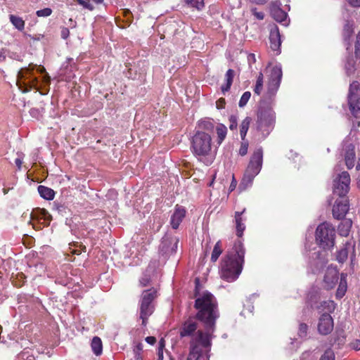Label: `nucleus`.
I'll list each match as a JSON object with an SVG mask.
<instances>
[{
  "label": "nucleus",
  "mask_w": 360,
  "mask_h": 360,
  "mask_svg": "<svg viewBox=\"0 0 360 360\" xmlns=\"http://www.w3.org/2000/svg\"><path fill=\"white\" fill-rule=\"evenodd\" d=\"M195 307L198 310L197 317L204 323L205 331L198 330V324L195 321L188 319L183 324L180 335L181 337L191 336V339L197 334L210 337V344L214 338L215 330V321L218 318L217 301L215 297L209 292H200L196 286Z\"/></svg>",
  "instance_id": "nucleus-1"
},
{
  "label": "nucleus",
  "mask_w": 360,
  "mask_h": 360,
  "mask_svg": "<svg viewBox=\"0 0 360 360\" xmlns=\"http://www.w3.org/2000/svg\"><path fill=\"white\" fill-rule=\"evenodd\" d=\"M335 229L329 222L320 224L316 229V244L307 238L305 250L309 252V269L313 274H316L327 263L326 254L317 249L316 245L323 250H330L335 245Z\"/></svg>",
  "instance_id": "nucleus-2"
},
{
  "label": "nucleus",
  "mask_w": 360,
  "mask_h": 360,
  "mask_svg": "<svg viewBox=\"0 0 360 360\" xmlns=\"http://www.w3.org/2000/svg\"><path fill=\"white\" fill-rule=\"evenodd\" d=\"M245 249L242 240L238 239L221 261V278L228 282L236 281L243 270Z\"/></svg>",
  "instance_id": "nucleus-3"
},
{
  "label": "nucleus",
  "mask_w": 360,
  "mask_h": 360,
  "mask_svg": "<svg viewBox=\"0 0 360 360\" xmlns=\"http://www.w3.org/2000/svg\"><path fill=\"white\" fill-rule=\"evenodd\" d=\"M191 150L198 160L206 165L212 163L215 150H212V137L205 131H197L192 138Z\"/></svg>",
  "instance_id": "nucleus-4"
},
{
  "label": "nucleus",
  "mask_w": 360,
  "mask_h": 360,
  "mask_svg": "<svg viewBox=\"0 0 360 360\" xmlns=\"http://www.w3.org/2000/svg\"><path fill=\"white\" fill-rule=\"evenodd\" d=\"M210 337L197 334L190 342L187 360H210Z\"/></svg>",
  "instance_id": "nucleus-5"
},
{
  "label": "nucleus",
  "mask_w": 360,
  "mask_h": 360,
  "mask_svg": "<svg viewBox=\"0 0 360 360\" xmlns=\"http://www.w3.org/2000/svg\"><path fill=\"white\" fill-rule=\"evenodd\" d=\"M263 162V150L257 148L252 155L249 164L245 171L239 188L245 190L252 186L255 177L260 172Z\"/></svg>",
  "instance_id": "nucleus-6"
},
{
  "label": "nucleus",
  "mask_w": 360,
  "mask_h": 360,
  "mask_svg": "<svg viewBox=\"0 0 360 360\" xmlns=\"http://www.w3.org/2000/svg\"><path fill=\"white\" fill-rule=\"evenodd\" d=\"M275 120V112L271 108L261 107L255 124L256 136L265 139L274 129Z\"/></svg>",
  "instance_id": "nucleus-7"
},
{
  "label": "nucleus",
  "mask_w": 360,
  "mask_h": 360,
  "mask_svg": "<svg viewBox=\"0 0 360 360\" xmlns=\"http://www.w3.org/2000/svg\"><path fill=\"white\" fill-rule=\"evenodd\" d=\"M36 65H29L27 68H21L17 75L16 84L22 92H27L30 89L35 87L37 82L34 75V70Z\"/></svg>",
  "instance_id": "nucleus-8"
},
{
  "label": "nucleus",
  "mask_w": 360,
  "mask_h": 360,
  "mask_svg": "<svg viewBox=\"0 0 360 360\" xmlns=\"http://www.w3.org/2000/svg\"><path fill=\"white\" fill-rule=\"evenodd\" d=\"M157 297V290L150 288L144 290L142 293L140 306V318L142 320V325L146 326L148 318L153 314L154 305L153 301Z\"/></svg>",
  "instance_id": "nucleus-9"
},
{
  "label": "nucleus",
  "mask_w": 360,
  "mask_h": 360,
  "mask_svg": "<svg viewBox=\"0 0 360 360\" xmlns=\"http://www.w3.org/2000/svg\"><path fill=\"white\" fill-rule=\"evenodd\" d=\"M268 72L267 89L264 96L266 99L271 100L275 96L280 86L283 75L281 65H274L269 69Z\"/></svg>",
  "instance_id": "nucleus-10"
},
{
  "label": "nucleus",
  "mask_w": 360,
  "mask_h": 360,
  "mask_svg": "<svg viewBox=\"0 0 360 360\" xmlns=\"http://www.w3.org/2000/svg\"><path fill=\"white\" fill-rule=\"evenodd\" d=\"M321 289L318 287H313L307 294V299L312 307L326 311L324 313L329 314L335 309V304L332 300L321 302L320 305H315L321 298Z\"/></svg>",
  "instance_id": "nucleus-11"
},
{
  "label": "nucleus",
  "mask_w": 360,
  "mask_h": 360,
  "mask_svg": "<svg viewBox=\"0 0 360 360\" xmlns=\"http://www.w3.org/2000/svg\"><path fill=\"white\" fill-rule=\"evenodd\" d=\"M348 104L352 115L358 118L360 117V85L357 82H353L349 86Z\"/></svg>",
  "instance_id": "nucleus-12"
},
{
  "label": "nucleus",
  "mask_w": 360,
  "mask_h": 360,
  "mask_svg": "<svg viewBox=\"0 0 360 360\" xmlns=\"http://www.w3.org/2000/svg\"><path fill=\"white\" fill-rule=\"evenodd\" d=\"M350 176L347 172H342L333 179V192L339 197H345L349 190Z\"/></svg>",
  "instance_id": "nucleus-13"
},
{
  "label": "nucleus",
  "mask_w": 360,
  "mask_h": 360,
  "mask_svg": "<svg viewBox=\"0 0 360 360\" xmlns=\"http://www.w3.org/2000/svg\"><path fill=\"white\" fill-rule=\"evenodd\" d=\"M349 210V202L347 198L340 197L335 202L332 212L335 219H343Z\"/></svg>",
  "instance_id": "nucleus-14"
},
{
  "label": "nucleus",
  "mask_w": 360,
  "mask_h": 360,
  "mask_svg": "<svg viewBox=\"0 0 360 360\" xmlns=\"http://www.w3.org/2000/svg\"><path fill=\"white\" fill-rule=\"evenodd\" d=\"M179 239L176 237H164L160 245V252L166 256L176 252Z\"/></svg>",
  "instance_id": "nucleus-15"
},
{
  "label": "nucleus",
  "mask_w": 360,
  "mask_h": 360,
  "mask_svg": "<svg viewBox=\"0 0 360 360\" xmlns=\"http://www.w3.org/2000/svg\"><path fill=\"white\" fill-rule=\"evenodd\" d=\"M333 320L328 313H323L319 319L318 331L321 335H326L333 330Z\"/></svg>",
  "instance_id": "nucleus-16"
},
{
  "label": "nucleus",
  "mask_w": 360,
  "mask_h": 360,
  "mask_svg": "<svg viewBox=\"0 0 360 360\" xmlns=\"http://www.w3.org/2000/svg\"><path fill=\"white\" fill-rule=\"evenodd\" d=\"M338 280V271L335 267L329 266L325 273L323 283L327 289L334 288Z\"/></svg>",
  "instance_id": "nucleus-17"
},
{
  "label": "nucleus",
  "mask_w": 360,
  "mask_h": 360,
  "mask_svg": "<svg viewBox=\"0 0 360 360\" xmlns=\"http://www.w3.org/2000/svg\"><path fill=\"white\" fill-rule=\"evenodd\" d=\"M354 148V145L350 143L349 140L344 141L345 160L348 169H352L354 166L356 158Z\"/></svg>",
  "instance_id": "nucleus-18"
},
{
  "label": "nucleus",
  "mask_w": 360,
  "mask_h": 360,
  "mask_svg": "<svg viewBox=\"0 0 360 360\" xmlns=\"http://www.w3.org/2000/svg\"><path fill=\"white\" fill-rule=\"evenodd\" d=\"M270 47L274 51H276V54L280 53L281 36L277 26L271 27L269 34Z\"/></svg>",
  "instance_id": "nucleus-19"
},
{
  "label": "nucleus",
  "mask_w": 360,
  "mask_h": 360,
  "mask_svg": "<svg viewBox=\"0 0 360 360\" xmlns=\"http://www.w3.org/2000/svg\"><path fill=\"white\" fill-rule=\"evenodd\" d=\"M245 212V208L241 212H236L234 214V221L236 224V236L238 238H241L244 231L245 230V221L246 218L243 217V214Z\"/></svg>",
  "instance_id": "nucleus-20"
},
{
  "label": "nucleus",
  "mask_w": 360,
  "mask_h": 360,
  "mask_svg": "<svg viewBox=\"0 0 360 360\" xmlns=\"http://www.w3.org/2000/svg\"><path fill=\"white\" fill-rule=\"evenodd\" d=\"M186 210L183 207L176 205L171 217L170 224L173 229H176L186 215Z\"/></svg>",
  "instance_id": "nucleus-21"
},
{
  "label": "nucleus",
  "mask_w": 360,
  "mask_h": 360,
  "mask_svg": "<svg viewBox=\"0 0 360 360\" xmlns=\"http://www.w3.org/2000/svg\"><path fill=\"white\" fill-rule=\"evenodd\" d=\"M271 14L277 22L282 23L285 26L288 25L289 20H288L287 13L278 6L272 5L271 7Z\"/></svg>",
  "instance_id": "nucleus-22"
},
{
  "label": "nucleus",
  "mask_w": 360,
  "mask_h": 360,
  "mask_svg": "<svg viewBox=\"0 0 360 360\" xmlns=\"http://www.w3.org/2000/svg\"><path fill=\"white\" fill-rule=\"evenodd\" d=\"M32 219H37L39 221L43 220L45 226H48L51 220V214L44 209L38 208L31 214Z\"/></svg>",
  "instance_id": "nucleus-23"
},
{
  "label": "nucleus",
  "mask_w": 360,
  "mask_h": 360,
  "mask_svg": "<svg viewBox=\"0 0 360 360\" xmlns=\"http://www.w3.org/2000/svg\"><path fill=\"white\" fill-rule=\"evenodd\" d=\"M217 122H214V121L210 118H205L201 120H200L198 123V127L199 130L205 131L207 133L209 131H212L215 129V125Z\"/></svg>",
  "instance_id": "nucleus-24"
},
{
  "label": "nucleus",
  "mask_w": 360,
  "mask_h": 360,
  "mask_svg": "<svg viewBox=\"0 0 360 360\" xmlns=\"http://www.w3.org/2000/svg\"><path fill=\"white\" fill-rule=\"evenodd\" d=\"M214 130L216 131V133H217L216 141L219 146L222 143V142L224 141V139L226 137V134H227V131H228L227 127L224 124L217 122L215 125Z\"/></svg>",
  "instance_id": "nucleus-25"
},
{
  "label": "nucleus",
  "mask_w": 360,
  "mask_h": 360,
  "mask_svg": "<svg viewBox=\"0 0 360 360\" xmlns=\"http://www.w3.org/2000/svg\"><path fill=\"white\" fill-rule=\"evenodd\" d=\"M352 226V221L349 219H343L339 224L338 231L340 236L347 237L349 236Z\"/></svg>",
  "instance_id": "nucleus-26"
},
{
  "label": "nucleus",
  "mask_w": 360,
  "mask_h": 360,
  "mask_svg": "<svg viewBox=\"0 0 360 360\" xmlns=\"http://www.w3.org/2000/svg\"><path fill=\"white\" fill-rule=\"evenodd\" d=\"M347 274H341L340 280L336 292V297L341 299L345 295L347 290Z\"/></svg>",
  "instance_id": "nucleus-27"
},
{
  "label": "nucleus",
  "mask_w": 360,
  "mask_h": 360,
  "mask_svg": "<svg viewBox=\"0 0 360 360\" xmlns=\"http://www.w3.org/2000/svg\"><path fill=\"white\" fill-rule=\"evenodd\" d=\"M234 77V71L231 69L227 70L225 75V84L221 87L222 93L224 94L230 89Z\"/></svg>",
  "instance_id": "nucleus-28"
},
{
  "label": "nucleus",
  "mask_w": 360,
  "mask_h": 360,
  "mask_svg": "<svg viewBox=\"0 0 360 360\" xmlns=\"http://www.w3.org/2000/svg\"><path fill=\"white\" fill-rule=\"evenodd\" d=\"M38 192L41 198L48 200H53L55 195L53 189L44 186H39Z\"/></svg>",
  "instance_id": "nucleus-29"
},
{
  "label": "nucleus",
  "mask_w": 360,
  "mask_h": 360,
  "mask_svg": "<svg viewBox=\"0 0 360 360\" xmlns=\"http://www.w3.org/2000/svg\"><path fill=\"white\" fill-rule=\"evenodd\" d=\"M91 349L96 356H100L103 352L102 341L100 338L94 337L91 343Z\"/></svg>",
  "instance_id": "nucleus-30"
},
{
  "label": "nucleus",
  "mask_w": 360,
  "mask_h": 360,
  "mask_svg": "<svg viewBox=\"0 0 360 360\" xmlns=\"http://www.w3.org/2000/svg\"><path fill=\"white\" fill-rule=\"evenodd\" d=\"M251 118L250 117H246L241 122L240 125V134L242 141L245 140L247 132L250 127V124L251 123Z\"/></svg>",
  "instance_id": "nucleus-31"
},
{
  "label": "nucleus",
  "mask_w": 360,
  "mask_h": 360,
  "mask_svg": "<svg viewBox=\"0 0 360 360\" xmlns=\"http://www.w3.org/2000/svg\"><path fill=\"white\" fill-rule=\"evenodd\" d=\"M10 21L13 25L18 30L22 31L25 27V21L22 18L14 15H9Z\"/></svg>",
  "instance_id": "nucleus-32"
},
{
  "label": "nucleus",
  "mask_w": 360,
  "mask_h": 360,
  "mask_svg": "<svg viewBox=\"0 0 360 360\" xmlns=\"http://www.w3.org/2000/svg\"><path fill=\"white\" fill-rule=\"evenodd\" d=\"M354 32V22L347 20L343 29V35L345 40L349 39Z\"/></svg>",
  "instance_id": "nucleus-33"
},
{
  "label": "nucleus",
  "mask_w": 360,
  "mask_h": 360,
  "mask_svg": "<svg viewBox=\"0 0 360 360\" xmlns=\"http://www.w3.org/2000/svg\"><path fill=\"white\" fill-rule=\"evenodd\" d=\"M264 85V76L262 72H260L257 77L255 86L254 89L255 94L259 95L263 89Z\"/></svg>",
  "instance_id": "nucleus-34"
},
{
  "label": "nucleus",
  "mask_w": 360,
  "mask_h": 360,
  "mask_svg": "<svg viewBox=\"0 0 360 360\" xmlns=\"http://www.w3.org/2000/svg\"><path fill=\"white\" fill-rule=\"evenodd\" d=\"M221 252H222L221 244L220 241H218L215 244L214 249L212 250L211 260L212 262H216L218 259L220 255L221 254Z\"/></svg>",
  "instance_id": "nucleus-35"
},
{
  "label": "nucleus",
  "mask_w": 360,
  "mask_h": 360,
  "mask_svg": "<svg viewBox=\"0 0 360 360\" xmlns=\"http://www.w3.org/2000/svg\"><path fill=\"white\" fill-rule=\"evenodd\" d=\"M15 360H34V354H30V350L25 349L18 354Z\"/></svg>",
  "instance_id": "nucleus-36"
},
{
  "label": "nucleus",
  "mask_w": 360,
  "mask_h": 360,
  "mask_svg": "<svg viewBox=\"0 0 360 360\" xmlns=\"http://www.w3.org/2000/svg\"><path fill=\"white\" fill-rule=\"evenodd\" d=\"M165 349V340L164 338H161L158 342V347L157 351L158 360H163Z\"/></svg>",
  "instance_id": "nucleus-37"
},
{
  "label": "nucleus",
  "mask_w": 360,
  "mask_h": 360,
  "mask_svg": "<svg viewBox=\"0 0 360 360\" xmlns=\"http://www.w3.org/2000/svg\"><path fill=\"white\" fill-rule=\"evenodd\" d=\"M186 3L199 11L202 10L205 6L204 0H186Z\"/></svg>",
  "instance_id": "nucleus-38"
},
{
  "label": "nucleus",
  "mask_w": 360,
  "mask_h": 360,
  "mask_svg": "<svg viewBox=\"0 0 360 360\" xmlns=\"http://www.w3.org/2000/svg\"><path fill=\"white\" fill-rule=\"evenodd\" d=\"M251 96V93L250 91H245L243 94L242 96L238 103V105L240 108H243L246 105L248 101L250 100Z\"/></svg>",
  "instance_id": "nucleus-39"
},
{
  "label": "nucleus",
  "mask_w": 360,
  "mask_h": 360,
  "mask_svg": "<svg viewBox=\"0 0 360 360\" xmlns=\"http://www.w3.org/2000/svg\"><path fill=\"white\" fill-rule=\"evenodd\" d=\"M347 256H348V252H347V249L343 248L338 252L337 260L339 262L342 263L346 260V259L347 258Z\"/></svg>",
  "instance_id": "nucleus-40"
},
{
  "label": "nucleus",
  "mask_w": 360,
  "mask_h": 360,
  "mask_svg": "<svg viewBox=\"0 0 360 360\" xmlns=\"http://www.w3.org/2000/svg\"><path fill=\"white\" fill-rule=\"evenodd\" d=\"M51 13H52V10L50 8H45L44 9L38 10L36 12V15L38 17H43V18L49 17L51 15Z\"/></svg>",
  "instance_id": "nucleus-41"
},
{
  "label": "nucleus",
  "mask_w": 360,
  "mask_h": 360,
  "mask_svg": "<svg viewBox=\"0 0 360 360\" xmlns=\"http://www.w3.org/2000/svg\"><path fill=\"white\" fill-rule=\"evenodd\" d=\"M320 360H335V354L332 349H327L321 356Z\"/></svg>",
  "instance_id": "nucleus-42"
},
{
  "label": "nucleus",
  "mask_w": 360,
  "mask_h": 360,
  "mask_svg": "<svg viewBox=\"0 0 360 360\" xmlns=\"http://www.w3.org/2000/svg\"><path fill=\"white\" fill-rule=\"evenodd\" d=\"M308 326L305 323H300L298 329V335L300 338H305L307 335Z\"/></svg>",
  "instance_id": "nucleus-43"
},
{
  "label": "nucleus",
  "mask_w": 360,
  "mask_h": 360,
  "mask_svg": "<svg viewBox=\"0 0 360 360\" xmlns=\"http://www.w3.org/2000/svg\"><path fill=\"white\" fill-rule=\"evenodd\" d=\"M248 143L247 141H243L241 143L240 148L239 149V154L242 156L245 155L248 153Z\"/></svg>",
  "instance_id": "nucleus-44"
},
{
  "label": "nucleus",
  "mask_w": 360,
  "mask_h": 360,
  "mask_svg": "<svg viewBox=\"0 0 360 360\" xmlns=\"http://www.w3.org/2000/svg\"><path fill=\"white\" fill-rule=\"evenodd\" d=\"M252 14L256 18L257 20H263L264 18V14L262 11H257V8H253L251 9Z\"/></svg>",
  "instance_id": "nucleus-45"
},
{
  "label": "nucleus",
  "mask_w": 360,
  "mask_h": 360,
  "mask_svg": "<svg viewBox=\"0 0 360 360\" xmlns=\"http://www.w3.org/2000/svg\"><path fill=\"white\" fill-rule=\"evenodd\" d=\"M8 337L9 340L12 341V342H11L9 344V347H18L19 343H18V340H15L16 334L15 333H13L9 334L8 335Z\"/></svg>",
  "instance_id": "nucleus-46"
},
{
  "label": "nucleus",
  "mask_w": 360,
  "mask_h": 360,
  "mask_svg": "<svg viewBox=\"0 0 360 360\" xmlns=\"http://www.w3.org/2000/svg\"><path fill=\"white\" fill-rule=\"evenodd\" d=\"M79 4L82 5L84 8L92 11L94 6L91 4L90 0H78Z\"/></svg>",
  "instance_id": "nucleus-47"
},
{
  "label": "nucleus",
  "mask_w": 360,
  "mask_h": 360,
  "mask_svg": "<svg viewBox=\"0 0 360 360\" xmlns=\"http://www.w3.org/2000/svg\"><path fill=\"white\" fill-rule=\"evenodd\" d=\"M37 71L39 72L41 74L44 73V76L43 77V80L44 81V82L49 83L50 82V77L46 72L45 68L44 67H37Z\"/></svg>",
  "instance_id": "nucleus-48"
},
{
  "label": "nucleus",
  "mask_w": 360,
  "mask_h": 360,
  "mask_svg": "<svg viewBox=\"0 0 360 360\" xmlns=\"http://www.w3.org/2000/svg\"><path fill=\"white\" fill-rule=\"evenodd\" d=\"M229 121H230V125H229L230 129L233 130V129H236L237 125H238L237 117L234 115H231L229 117Z\"/></svg>",
  "instance_id": "nucleus-49"
},
{
  "label": "nucleus",
  "mask_w": 360,
  "mask_h": 360,
  "mask_svg": "<svg viewBox=\"0 0 360 360\" xmlns=\"http://www.w3.org/2000/svg\"><path fill=\"white\" fill-rule=\"evenodd\" d=\"M355 54L356 56H360V32L356 36V41L355 43Z\"/></svg>",
  "instance_id": "nucleus-50"
},
{
  "label": "nucleus",
  "mask_w": 360,
  "mask_h": 360,
  "mask_svg": "<svg viewBox=\"0 0 360 360\" xmlns=\"http://www.w3.org/2000/svg\"><path fill=\"white\" fill-rule=\"evenodd\" d=\"M143 348V345L141 342H134V352H142Z\"/></svg>",
  "instance_id": "nucleus-51"
},
{
  "label": "nucleus",
  "mask_w": 360,
  "mask_h": 360,
  "mask_svg": "<svg viewBox=\"0 0 360 360\" xmlns=\"http://www.w3.org/2000/svg\"><path fill=\"white\" fill-rule=\"evenodd\" d=\"M349 345L350 347L354 350H360V340H354Z\"/></svg>",
  "instance_id": "nucleus-52"
},
{
  "label": "nucleus",
  "mask_w": 360,
  "mask_h": 360,
  "mask_svg": "<svg viewBox=\"0 0 360 360\" xmlns=\"http://www.w3.org/2000/svg\"><path fill=\"white\" fill-rule=\"evenodd\" d=\"M216 106H217V109H223L224 108V106H225V100H224V98H221L218 101H217Z\"/></svg>",
  "instance_id": "nucleus-53"
},
{
  "label": "nucleus",
  "mask_w": 360,
  "mask_h": 360,
  "mask_svg": "<svg viewBox=\"0 0 360 360\" xmlns=\"http://www.w3.org/2000/svg\"><path fill=\"white\" fill-rule=\"evenodd\" d=\"M150 282V278L148 277L147 275H144L141 279H140V283L143 286H146L148 285Z\"/></svg>",
  "instance_id": "nucleus-54"
},
{
  "label": "nucleus",
  "mask_w": 360,
  "mask_h": 360,
  "mask_svg": "<svg viewBox=\"0 0 360 360\" xmlns=\"http://www.w3.org/2000/svg\"><path fill=\"white\" fill-rule=\"evenodd\" d=\"M347 1L352 7H360V0H347Z\"/></svg>",
  "instance_id": "nucleus-55"
},
{
  "label": "nucleus",
  "mask_w": 360,
  "mask_h": 360,
  "mask_svg": "<svg viewBox=\"0 0 360 360\" xmlns=\"http://www.w3.org/2000/svg\"><path fill=\"white\" fill-rule=\"evenodd\" d=\"M310 359V360H314L313 357H311V353L309 352H306L302 354L301 360H306L307 359Z\"/></svg>",
  "instance_id": "nucleus-56"
},
{
  "label": "nucleus",
  "mask_w": 360,
  "mask_h": 360,
  "mask_svg": "<svg viewBox=\"0 0 360 360\" xmlns=\"http://www.w3.org/2000/svg\"><path fill=\"white\" fill-rule=\"evenodd\" d=\"M145 340L149 345H154L155 343L156 338L155 337H153V336H148V337L146 338Z\"/></svg>",
  "instance_id": "nucleus-57"
},
{
  "label": "nucleus",
  "mask_w": 360,
  "mask_h": 360,
  "mask_svg": "<svg viewBox=\"0 0 360 360\" xmlns=\"http://www.w3.org/2000/svg\"><path fill=\"white\" fill-rule=\"evenodd\" d=\"M70 34V31L68 28H63L61 30V37L63 39H67Z\"/></svg>",
  "instance_id": "nucleus-58"
},
{
  "label": "nucleus",
  "mask_w": 360,
  "mask_h": 360,
  "mask_svg": "<svg viewBox=\"0 0 360 360\" xmlns=\"http://www.w3.org/2000/svg\"><path fill=\"white\" fill-rule=\"evenodd\" d=\"M236 185H237V181L235 179L234 176L233 175L232 176V181H231L230 187H229L230 191H233L236 188Z\"/></svg>",
  "instance_id": "nucleus-59"
},
{
  "label": "nucleus",
  "mask_w": 360,
  "mask_h": 360,
  "mask_svg": "<svg viewBox=\"0 0 360 360\" xmlns=\"http://www.w3.org/2000/svg\"><path fill=\"white\" fill-rule=\"evenodd\" d=\"M6 59V51L4 49H0V62L4 61Z\"/></svg>",
  "instance_id": "nucleus-60"
},
{
  "label": "nucleus",
  "mask_w": 360,
  "mask_h": 360,
  "mask_svg": "<svg viewBox=\"0 0 360 360\" xmlns=\"http://www.w3.org/2000/svg\"><path fill=\"white\" fill-rule=\"evenodd\" d=\"M30 112V115L34 117H37L39 113L38 110H37V109H31Z\"/></svg>",
  "instance_id": "nucleus-61"
},
{
  "label": "nucleus",
  "mask_w": 360,
  "mask_h": 360,
  "mask_svg": "<svg viewBox=\"0 0 360 360\" xmlns=\"http://www.w3.org/2000/svg\"><path fill=\"white\" fill-rule=\"evenodd\" d=\"M136 360H143L141 352H134Z\"/></svg>",
  "instance_id": "nucleus-62"
},
{
  "label": "nucleus",
  "mask_w": 360,
  "mask_h": 360,
  "mask_svg": "<svg viewBox=\"0 0 360 360\" xmlns=\"http://www.w3.org/2000/svg\"><path fill=\"white\" fill-rule=\"evenodd\" d=\"M268 0H250V1L257 4H264Z\"/></svg>",
  "instance_id": "nucleus-63"
},
{
  "label": "nucleus",
  "mask_w": 360,
  "mask_h": 360,
  "mask_svg": "<svg viewBox=\"0 0 360 360\" xmlns=\"http://www.w3.org/2000/svg\"><path fill=\"white\" fill-rule=\"evenodd\" d=\"M15 163L16 166L18 167V169H20L22 161L20 158H16L15 160Z\"/></svg>",
  "instance_id": "nucleus-64"
}]
</instances>
